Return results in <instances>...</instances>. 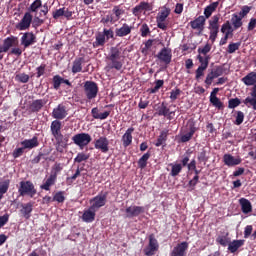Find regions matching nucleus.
<instances>
[{
    "label": "nucleus",
    "mask_w": 256,
    "mask_h": 256,
    "mask_svg": "<svg viewBox=\"0 0 256 256\" xmlns=\"http://www.w3.org/2000/svg\"><path fill=\"white\" fill-rule=\"evenodd\" d=\"M63 171V165L61 163H55L52 166L50 175H53L54 177H58L59 173Z\"/></svg>",
    "instance_id": "48"
},
{
    "label": "nucleus",
    "mask_w": 256,
    "mask_h": 256,
    "mask_svg": "<svg viewBox=\"0 0 256 256\" xmlns=\"http://www.w3.org/2000/svg\"><path fill=\"white\" fill-rule=\"evenodd\" d=\"M209 31H219V16L214 15L212 19L209 21L208 26Z\"/></svg>",
    "instance_id": "43"
},
{
    "label": "nucleus",
    "mask_w": 256,
    "mask_h": 256,
    "mask_svg": "<svg viewBox=\"0 0 256 256\" xmlns=\"http://www.w3.org/2000/svg\"><path fill=\"white\" fill-rule=\"evenodd\" d=\"M85 61V58L83 57H79V58H76L74 61H73V64H72V73L75 75L76 73H81V71H83V63Z\"/></svg>",
    "instance_id": "33"
},
{
    "label": "nucleus",
    "mask_w": 256,
    "mask_h": 256,
    "mask_svg": "<svg viewBox=\"0 0 256 256\" xmlns=\"http://www.w3.org/2000/svg\"><path fill=\"white\" fill-rule=\"evenodd\" d=\"M217 7H219V1L213 2L206 6V8L204 9L205 18L209 19V17H211V15H213V13L217 11Z\"/></svg>",
    "instance_id": "39"
},
{
    "label": "nucleus",
    "mask_w": 256,
    "mask_h": 256,
    "mask_svg": "<svg viewBox=\"0 0 256 256\" xmlns=\"http://www.w3.org/2000/svg\"><path fill=\"white\" fill-rule=\"evenodd\" d=\"M239 47H241V42L238 43H230L228 45V53L232 54L235 53V51H238Z\"/></svg>",
    "instance_id": "62"
},
{
    "label": "nucleus",
    "mask_w": 256,
    "mask_h": 256,
    "mask_svg": "<svg viewBox=\"0 0 256 256\" xmlns=\"http://www.w3.org/2000/svg\"><path fill=\"white\" fill-rule=\"evenodd\" d=\"M96 213L97 210L92 209V207L90 206L89 209L84 210L82 215V221H84V223H93V221H95Z\"/></svg>",
    "instance_id": "23"
},
{
    "label": "nucleus",
    "mask_w": 256,
    "mask_h": 256,
    "mask_svg": "<svg viewBox=\"0 0 256 256\" xmlns=\"http://www.w3.org/2000/svg\"><path fill=\"white\" fill-rule=\"evenodd\" d=\"M102 33H104V37L106 38V41H109V39H115V32H113L112 28L110 29L104 28Z\"/></svg>",
    "instance_id": "59"
},
{
    "label": "nucleus",
    "mask_w": 256,
    "mask_h": 256,
    "mask_svg": "<svg viewBox=\"0 0 256 256\" xmlns=\"http://www.w3.org/2000/svg\"><path fill=\"white\" fill-rule=\"evenodd\" d=\"M169 166L172 167L170 172L171 177H177V175L183 171V166L181 164L170 163Z\"/></svg>",
    "instance_id": "46"
},
{
    "label": "nucleus",
    "mask_w": 256,
    "mask_h": 256,
    "mask_svg": "<svg viewBox=\"0 0 256 256\" xmlns=\"http://www.w3.org/2000/svg\"><path fill=\"white\" fill-rule=\"evenodd\" d=\"M225 73V68L223 66H216L213 68L206 76L204 83L209 87L213 84V79L221 77Z\"/></svg>",
    "instance_id": "9"
},
{
    "label": "nucleus",
    "mask_w": 256,
    "mask_h": 256,
    "mask_svg": "<svg viewBox=\"0 0 256 256\" xmlns=\"http://www.w3.org/2000/svg\"><path fill=\"white\" fill-rule=\"evenodd\" d=\"M131 31H133V26H129V24L124 23L120 28L115 29V36L127 37V35H131Z\"/></svg>",
    "instance_id": "20"
},
{
    "label": "nucleus",
    "mask_w": 256,
    "mask_h": 256,
    "mask_svg": "<svg viewBox=\"0 0 256 256\" xmlns=\"http://www.w3.org/2000/svg\"><path fill=\"white\" fill-rule=\"evenodd\" d=\"M125 212L128 219H133V217H139L142 213H145V207L129 206L126 208Z\"/></svg>",
    "instance_id": "14"
},
{
    "label": "nucleus",
    "mask_w": 256,
    "mask_h": 256,
    "mask_svg": "<svg viewBox=\"0 0 256 256\" xmlns=\"http://www.w3.org/2000/svg\"><path fill=\"white\" fill-rule=\"evenodd\" d=\"M156 115L159 117H169V115H172L173 112L167 107V104L165 102H162L161 105L156 109Z\"/></svg>",
    "instance_id": "37"
},
{
    "label": "nucleus",
    "mask_w": 256,
    "mask_h": 256,
    "mask_svg": "<svg viewBox=\"0 0 256 256\" xmlns=\"http://www.w3.org/2000/svg\"><path fill=\"white\" fill-rule=\"evenodd\" d=\"M15 79L19 83H29V75L25 73L17 74Z\"/></svg>",
    "instance_id": "60"
},
{
    "label": "nucleus",
    "mask_w": 256,
    "mask_h": 256,
    "mask_svg": "<svg viewBox=\"0 0 256 256\" xmlns=\"http://www.w3.org/2000/svg\"><path fill=\"white\" fill-rule=\"evenodd\" d=\"M241 81L242 83H244V85H246V87H253V85L256 84V72H249L246 76H244L241 79Z\"/></svg>",
    "instance_id": "27"
},
{
    "label": "nucleus",
    "mask_w": 256,
    "mask_h": 256,
    "mask_svg": "<svg viewBox=\"0 0 256 256\" xmlns=\"http://www.w3.org/2000/svg\"><path fill=\"white\" fill-rule=\"evenodd\" d=\"M107 60L109 62L107 63L106 71H111V69L121 71L123 69V59H121V50L119 48L112 47Z\"/></svg>",
    "instance_id": "1"
},
{
    "label": "nucleus",
    "mask_w": 256,
    "mask_h": 256,
    "mask_svg": "<svg viewBox=\"0 0 256 256\" xmlns=\"http://www.w3.org/2000/svg\"><path fill=\"white\" fill-rule=\"evenodd\" d=\"M112 13L115 15V20L119 21L121 19V15H125V10L121 9L119 6H114L112 9Z\"/></svg>",
    "instance_id": "52"
},
{
    "label": "nucleus",
    "mask_w": 256,
    "mask_h": 256,
    "mask_svg": "<svg viewBox=\"0 0 256 256\" xmlns=\"http://www.w3.org/2000/svg\"><path fill=\"white\" fill-rule=\"evenodd\" d=\"M148 239V246L144 248V254L146 256H153L157 251H159V241L155 238V234H150Z\"/></svg>",
    "instance_id": "8"
},
{
    "label": "nucleus",
    "mask_w": 256,
    "mask_h": 256,
    "mask_svg": "<svg viewBox=\"0 0 256 256\" xmlns=\"http://www.w3.org/2000/svg\"><path fill=\"white\" fill-rule=\"evenodd\" d=\"M205 21H207L205 16H199L195 20L190 22V27L192 29H196L200 33H203V30L205 29Z\"/></svg>",
    "instance_id": "17"
},
{
    "label": "nucleus",
    "mask_w": 256,
    "mask_h": 256,
    "mask_svg": "<svg viewBox=\"0 0 256 256\" xmlns=\"http://www.w3.org/2000/svg\"><path fill=\"white\" fill-rule=\"evenodd\" d=\"M241 105V100L239 98H232L228 101V108L235 109Z\"/></svg>",
    "instance_id": "58"
},
{
    "label": "nucleus",
    "mask_w": 256,
    "mask_h": 256,
    "mask_svg": "<svg viewBox=\"0 0 256 256\" xmlns=\"http://www.w3.org/2000/svg\"><path fill=\"white\" fill-rule=\"evenodd\" d=\"M217 93H219V88H214L210 93V103L216 109H223V102L217 97Z\"/></svg>",
    "instance_id": "22"
},
{
    "label": "nucleus",
    "mask_w": 256,
    "mask_h": 256,
    "mask_svg": "<svg viewBox=\"0 0 256 256\" xmlns=\"http://www.w3.org/2000/svg\"><path fill=\"white\" fill-rule=\"evenodd\" d=\"M91 114L93 119H100L101 121L107 119V117H109V115H111V111H105L103 113H99V108L94 107L91 110Z\"/></svg>",
    "instance_id": "36"
},
{
    "label": "nucleus",
    "mask_w": 256,
    "mask_h": 256,
    "mask_svg": "<svg viewBox=\"0 0 256 256\" xmlns=\"http://www.w3.org/2000/svg\"><path fill=\"white\" fill-rule=\"evenodd\" d=\"M133 131H135V128L130 127L126 130V132L122 136L123 147H129V145L133 143Z\"/></svg>",
    "instance_id": "24"
},
{
    "label": "nucleus",
    "mask_w": 256,
    "mask_h": 256,
    "mask_svg": "<svg viewBox=\"0 0 256 256\" xmlns=\"http://www.w3.org/2000/svg\"><path fill=\"white\" fill-rule=\"evenodd\" d=\"M230 25H232L234 31H237V29H241V27H243V18L238 16L237 13L232 14V17L230 19Z\"/></svg>",
    "instance_id": "30"
},
{
    "label": "nucleus",
    "mask_w": 256,
    "mask_h": 256,
    "mask_svg": "<svg viewBox=\"0 0 256 256\" xmlns=\"http://www.w3.org/2000/svg\"><path fill=\"white\" fill-rule=\"evenodd\" d=\"M187 249H189V243L181 242L173 248L170 256H185V251H187Z\"/></svg>",
    "instance_id": "18"
},
{
    "label": "nucleus",
    "mask_w": 256,
    "mask_h": 256,
    "mask_svg": "<svg viewBox=\"0 0 256 256\" xmlns=\"http://www.w3.org/2000/svg\"><path fill=\"white\" fill-rule=\"evenodd\" d=\"M245 245V240H233L228 244V251L230 253H237L239 251L240 247H243Z\"/></svg>",
    "instance_id": "31"
},
{
    "label": "nucleus",
    "mask_w": 256,
    "mask_h": 256,
    "mask_svg": "<svg viewBox=\"0 0 256 256\" xmlns=\"http://www.w3.org/2000/svg\"><path fill=\"white\" fill-rule=\"evenodd\" d=\"M61 129H62L61 121L53 120L51 122L50 131H51V134L53 135V137H55V135H59V133H61Z\"/></svg>",
    "instance_id": "41"
},
{
    "label": "nucleus",
    "mask_w": 256,
    "mask_h": 256,
    "mask_svg": "<svg viewBox=\"0 0 256 256\" xmlns=\"http://www.w3.org/2000/svg\"><path fill=\"white\" fill-rule=\"evenodd\" d=\"M244 105H251V107L256 111V96L246 97L245 100H243Z\"/></svg>",
    "instance_id": "56"
},
{
    "label": "nucleus",
    "mask_w": 256,
    "mask_h": 256,
    "mask_svg": "<svg viewBox=\"0 0 256 256\" xmlns=\"http://www.w3.org/2000/svg\"><path fill=\"white\" fill-rule=\"evenodd\" d=\"M55 183H57V177L50 174L45 183L40 186V189H43L44 191H51V187H53Z\"/></svg>",
    "instance_id": "34"
},
{
    "label": "nucleus",
    "mask_w": 256,
    "mask_h": 256,
    "mask_svg": "<svg viewBox=\"0 0 256 256\" xmlns=\"http://www.w3.org/2000/svg\"><path fill=\"white\" fill-rule=\"evenodd\" d=\"M211 51V45L207 43L203 48H198L199 55H206Z\"/></svg>",
    "instance_id": "64"
},
{
    "label": "nucleus",
    "mask_w": 256,
    "mask_h": 256,
    "mask_svg": "<svg viewBox=\"0 0 256 256\" xmlns=\"http://www.w3.org/2000/svg\"><path fill=\"white\" fill-rule=\"evenodd\" d=\"M179 95H181V89L175 88L170 92V99L171 101H177L179 98Z\"/></svg>",
    "instance_id": "63"
},
{
    "label": "nucleus",
    "mask_w": 256,
    "mask_h": 256,
    "mask_svg": "<svg viewBox=\"0 0 256 256\" xmlns=\"http://www.w3.org/2000/svg\"><path fill=\"white\" fill-rule=\"evenodd\" d=\"M67 115H69V113L67 112V106L63 104H59L52 111V117L53 119H56V121H62V119H65Z\"/></svg>",
    "instance_id": "11"
},
{
    "label": "nucleus",
    "mask_w": 256,
    "mask_h": 256,
    "mask_svg": "<svg viewBox=\"0 0 256 256\" xmlns=\"http://www.w3.org/2000/svg\"><path fill=\"white\" fill-rule=\"evenodd\" d=\"M197 131V127H195V124L191 123L189 125V132L182 135L180 137V143H187L193 139V135H195V132Z\"/></svg>",
    "instance_id": "26"
},
{
    "label": "nucleus",
    "mask_w": 256,
    "mask_h": 256,
    "mask_svg": "<svg viewBox=\"0 0 256 256\" xmlns=\"http://www.w3.org/2000/svg\"><path fill=\"white\" fill-rule=\"evenodd\" d=\"M245 121V114L241 111L236 112V120H235V125H241Z\"/></svg>",
    "instance_id": "61"
},
{
    "label": "nucleus",
    "mask_w": 256,
    "mask_h": 256,
    "mask_svg": "<svg viewBox=\"0 0 256 256\" xmlns=\"http://www.w3.org/2000/svg\"><path fill=\"white\" fill-rule=\"evenodd\" d=\"M251 9H253L252 6H242L240 12L238 13V16H240L242 19H245V17L249 15V13H251Z\"/></svg>",
    "instance_id": "53"
},
{
    "label": "nucleus",
    "mask_w": 256,
    "mask_h": 256,
    "mask_svg": "<svg viewBox=\"0 0 256 256\" xmlns=\"http://www.w3.org/2000/svg\"><path fill=\"white\" fill-rule=\"evenodd\" d=\"M18 193L20 197H25L27 195L31 199L37 195V189L35 188V184L33 182L26 180L21 181L19 183Z\"/></svg>",
    "instance_id": "2"
},
{
    "label": "nucleus",
    "mask_w": 256,
    "mask_h": 256,
    "mask_svg": "<svg viewBox=\"0 0 256 256\" xmlns=\"http://www.w3.org/2000/svg\"><path fill=\"white\" fill-rule=\"evenodd\" d=\"M52 201H56L57 203H65V192H56V195L53 196Z\"/></svg>",
    "instance_id": "55"
},
{
    "label": "nucleus",
    "mask_w": 256,
    "mask_h": 256,
    "mask_svg": "<svg viewBox=\"0 0 256 256\" xmlns=\"http://www.w3.org/2000/svg\"><path fill=\"white\" fill-rule=\"evenodd\" d=\"M108 195H109V192H104V193L100 192L98 195H96L90 200V203H92L90 207H92V209L96 211L98 209H101V207H105V205H107Z\"/></svg>",
    "instance_id": "6"
},
{
    "label": "nucleus",
    "mask_w": 256,
    "mask_h": 256,
    "mask_svg": "<svg viewBox=\"0 0 256 256\" xmlns=\"http://www.w3.org/2000/svg\"><path fill=\"white\" fill-rule=\"evenodd\" d=\"M171 15V9L164 7L162 10H160L156 16V23L158 29H161L162 31H167V17Z\"/></svg>",
    "instance_id": "4"
},
{
    "label": "nucleus",
    "mask_w": 256,
    "mask_h": 256,
    "mask_svg": "<svg viewBox=\"0 0 256 256\" xmlns=\"http://www.w3.org/2000/svg\"><path fill=\"white\" fill-rule=\"evenodd\" d=\"M167 135H168L167 131H162L160 133L155 143L156 147H161V145H163L165 141H167Z\"/></svg>",
    "instance_id": "49"
},
{
    "label": "nucleus",
    "mask_w": 256,
    "mask_h": 256,
    "mask_svg": "<svg viewBox=\"0 0 256 256\" xmlns=\"http://www.w3.org/2000/svg\"><path fill=\"white\" fill-rule=\"evenodd\" d=\"M224 164L227 165V167H235L236 165H241V157L235 158L231 154H224L223 156Z\"/></svg>",
    "instance_id": "21"
},
{
    "label": "nucleus",
    "mask_w": 256,
    "mask_h": 256,
    "mask_svg": "<svg viewBox=\"0 0 256 256\" xmlns=\"http://www.w3.org/2000/svg\"><path fill=\"white\" fill-rule=\"evenodd\" d=\"M33 205H35V202H28L21 205L22 209L20 212L24 219H31V213H33Z\"/></svg>",
    "instance_id": "25"
},
{
    "label": "nucleus",
    "mask_w": 256,
    "mask_h": 256,
    "mask_svg": "<svg viewBox=\"0 0 256 256\" xmlns=\"http://www.w3.org/2000/svg\"><path fill=\"white\" fill-rule=\"evenodd\" d=\"M19 39L15 36H9L3 40V45L0 44V61L3 59L2 53H7L11 47H17Z\"/></svg>",
    "instance_id": "5"
},
{
    "label": "nucleus",
    "mask_w": 256,
    "mask_h": 256,
    "mask_svg": "<svg viewBox=\"0 0 256 256\" xmlns=\"http://www.w3.org/2000/svg\"><path fill=\"white\" fill-rule=\"evenodd\" d=\"M173 57V54H171V49L169 48H162L161 51L157 54V58L162 63H165L166 65H169L171 63V59Z\"/></svg>",
    "instance_id": "15"
},
{
    "label": "nucleus",
    "mask_w": 256,
    "mask_h": 256,
    "mask_svg": "<svg viewBox=\"0 0 256 256\" xmlns=\"http://www.w3.org/2000/svg\"><path fill=\"white\" fill-rule=\"evenodd\" d=\"M163 85H165V81L164 80H156L154 88H151L148 91L151 94H155V93H157V91H159V89L161 87H163Z\"/></svg>",
    "instance_id": "54"
},
{
    "label": "nucleus",
    "mask_w": 256,
    "mask_h": 256,
    "mask_svg": "<svg viewBox=\"0 0 256 256\" xmlns=\"http://www.w3.org/2000/svg\"><path fill=\"white\" fill-rule=\"evenodd\" d=\"M216 243H218V245H221L222 247H229V243H231L229 233H222L218 235V237L216 238Z\"/></svg>",
    "instance_id": "35"
},
{
    "label": "nucleus",
    "mask_w": 256,
    "mask_h": 256,
    "mask_svg": "<svg viewBox=\"0 0 256 256\" xmlns=\"http://www.w3.org/2000/svg\"><path fill=\"white\" fill-rule=\"evenodd\" d=\"M31 23H33V15H31V12H26L21 21L16 24V29L18 31H27L31 27Z\"/></svg>",
    "instance_id": "10"
},
{
    "label": "nucleus",
    "mask_w": 256,
    "mask_h": 256,
    "mask_svg": "<svg viewBox=\"0 0 256 256\" xmlns=\"http://www.w3.org/2000/svg\"><path fill=\"white\" fill-rule=\"evenodd\" d=\"M239 203L241 211L242 213H244V215H248V213H251V211H253V205H251V201H249L248 199L240 198Z\"/></svg>",
    "instance_id": "28"
},
{
    "label": "nucleus",
    "mask_w": 256,
    "mask_h": 256,
    "mask_svg": "<svg viewBox=\"0 0 256 256\" xmlns=\"http://www.w3.org/2000/svg\"><path fill=\"white\" fill-rule=\"evenodd\" d=\"M52 83H53V88L56 91H59V89L61 88V85H62V77L60 75L53 76Z\"/></svg>",
    "instance_id": "51"
},
{
    "label": "nucleus",
    "mask_w": 256,
    "mask_h": 256,
    "mask_svg": "<svg viewBox=\"0 0 256 256\" xmlns=\"http://www.w3.org/2000/svg\"><path fill=\"white\" fill-rule=\"evenodd\" d=\"M41 7H43V2L41 0H35L31 5L30 7L28 8V10L31 12V13H37V11L39 9H41Z\"/></svg>",
    "instance_id": "47"
},
{
    "label": "nucleus",
    "mask_w": 256,
    "mask_h": 256,
    "mask_svg": "<svg viewBox=\"0 0 256 256\" xmlns=\"http://www.w3.org/2000/svg\"><path fill=\"white\" fill-rule=\"evenodd\" d=\"M95 149H99L102 153H109V139L105 136H101L94 142Z\"/></svg>",
    "instance_id": "13"
},
{
    "label": "nucleus",
    "mask_w": 256,
    "mask_h": 256,
    "mask_svg": "<svg viewBox=\"0 0 256 256\" xmlns=\"http://www.w3.org/2000/svg\"><path fill=\"white\" fill-rule=\"evenodd\" d=\"M143 11H151V5L148 2H140L132 9V13L135 17H141Z\"/></svg>",
    "instance_id": "19"
},
{
    "label": "nucleus",
    "mask_w": 256,
    "mask_h": 256,
    "mask_svg": "<svg viewBox=\"0 0 256 256\" xmlns=\"http://www.w3.org/2000/svg\"><path fill=\"white\" fill-rule=\"evenodd\" d=\"M71 138V134H64L62 132L56 134L54 139L57 145H69V139Z\"/></svg>",
    "instance_id": "32"
},
{
    "label": "nucleus",
    "mask_w": 256,
    "mask_h": 256,
    "mask_svg": "<svg viewBox=\"0 0 256 256\" xmlns=\"http://www.w3.org/2000/svg\"><path fill=\"white\" fill-rule=\"evenodd\" d=\"M83 89L87 101H93V99H96L97 95L99 94V86L94 81L88 80L84 82Z\"/></svg>",
    "instance_id": "3"
},
{
    "label": "nucleus",
    "mask_w": 256,
    "mask_h": 256,
    "mask_svg": "<svg viewBox=\"0 0 256 256\" xmlns=\"http://www.w3.org/2000/svg\"><path fill=\"white\" fill-rule=\"evenodd\" d=\"M90 155L84 152H79L77 156L74 158V163H83V161H87Z\"/></svg>",
    "instance_id": "50"
},
{
    "label": "nucleus",
    "mask_w": 256,
    "mask_h": 256,
    "mask_svg": "<svg viewBox=\"0 0 256 256\" xmlns=\"http://www.w3.org/2000/svg\"><path fill=\"white\" fill-rule=\"evenodd\" d=\"M96 40L93 42V47H104L105 43H107V38H105V34L103 32L96 33Z\"/></svg>",
    "instance_id": "38"
},
{
    "label": "nucleus",
    "mask_w": 256,
    "mask_h": 256,
    "mask_svg": "<svg viewBox=\"0 0 256 256\" xmlns=\"http://www.w3.org/2000/svg\"><path fill=\"white\" fill-rule=\"evenodd\" d=\"M140 33L141 37H147L148 35L151 34V29L149 28V25L146 23L142 24L140 27Z\"/></svg>",
    "instance_id": "57"
},
{
    "label": "nucleus",
    "mask_w": 256,
    "mask_h": 256,
    "mask_svg": "<svg viewBox=\"0 0 256 256\" xmlns=\"http://www.w3.org/2000/svg\"><path fill=\"white\" fill-rule=\"evenodd\" d=\"M209 151L207 150L206 147H203L199 152H198V161L199 163H207L209 161Z\"/></svg>",
    "instance_id": "42"
},
{
    "label": "nucleus",
    "mask_w": 256,
    "mask_h": 256,
    "mask_svg": "<svg viewBox=\"0 0 256 256\" xmlns=\"http://www.w3.org/2000/svg\"><path fill=\"white\" fill-rule=\"evenodd\" d=\"M21 145L24 149H35V147H39V138L37 136H33L32 139L22 141Z\"/></svg>",
    "instance_id": "29"
},
{
    "label": "nucleus",
    "mask_w": 256,
    "mask_h": 256,
    "mask_svg": "<svg viewBox=\"0 0 256 256\" xmlns=\"http://www.w3.org/2000/svg\"><path fill=\"white\" fill-rule=\"evenodd\" d=\"M234 28L229 20H227L221 27V33H224V35H233Z\"/></svg>",
    "instance_id": "44"
},
{
    "label": "nucleus",
    "mask_w": 256,
    "mask_h": 256,
    "mask_svg": "<svg viewBox=\"0 0 256 256\" xmlns=\"http://www.w3.org/2000/svg\"><path fill=\"white\" fill-rule=\"evenodd\" d=\"M9 187H11V179H4L0 181V201L3 199L5 193L9 191Z\"/></svg>",
    "instance_id": "40"
},
{
    "label": "nucleus",
    "mask_w": 256,
    "mask_h": 256,
    "mask_svg": "<svg viewBox=\"0 0 256 256\" xmlns=\"http://www.w3.org/2000/svg\"><path fill=\"white\" fill-rule=\"evenodd\" d=\"M72 141L75 145L83 149V147H87L91 143L92 138L89 133H78L72 137Z\"/></svg>",
    "instance_id": "7"
},
{
    "label": "nucleus",
    "mask_w": 256,
    "mask_h": 256,
    "mask_svg": "<svg viewBox=\"0 0 256 256\" xmlns=\"http://www.w3.org/2000/svg\"><path fill=\"white\" fill-rule=\"evenodd\" d=\"M47 105V100L45 99H36L33 100L32 103L29 105L28 109L30 113H39L43 107Z\"/></svg>",
    "instance_id": "16"
},
{
    "label": "nucleus",
    "mask_w": 256,
    "mask_h": 256,
    "mask_svg": "<svg viewBox=\"0 0 256 256\" xmlns=\"http://www.w3.org/2000/svg\"><path fill=\"white\" fill-rule=\"evenodd\" d=\"M151 158V152L143 154V156L138 160V167L140 169H145L147 167V162Z\"/></svg>",
    "instance_id": "45"
},
{
    "label": "nucleus",
    "mask_w": 256,
    "mask_h": 256,
    "mask_svg": "<svg viewBox=\"0 0 256 256\" xmlns=\"http://www.w3.org/2000/svg\"><path fill=\"white\" fill-rule=\"evenodd\" d=\"M21 45L24 46V49L31 47L34 43H37V37L33 32H25L21 37Z\"/></svg>",
    "instance_id": "12"
}]
</instances>
